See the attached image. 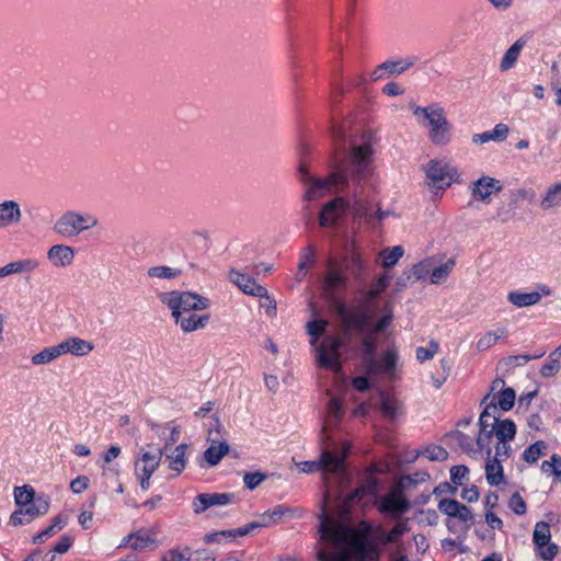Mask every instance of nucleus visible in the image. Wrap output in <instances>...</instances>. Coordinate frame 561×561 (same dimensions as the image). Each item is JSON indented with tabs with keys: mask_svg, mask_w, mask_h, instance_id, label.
Returning <instances> with one entry per match:
<instances>
[{
	"mask_svg": "<svg viewBox=\"0 0 561 561\" xmlns=\"http://www.w3.org/2000/svg\"><path fill=\"white\" fill-rule=\"evenodd\" d=\"M426 176L433 183L434 187L443 190L451 184L450 165L444 160H431L425 167Z\"/></svg>",
	"mask_w": 561,
	"mask_h": 561,
	"instance_id": "obj_15",
	"label": "nucleus"
},
{
	"mask_svg": "<svg viewBox=\"0 0 561 561\" xmlns=\"http://www.w3.org/2000/svg\"><path fill=\"white\" fill-rule=\"evenodd\" d=\"M233 493H201L193 501V511L195 514H202L214 506L228 505L234 502Z\"/></svg>",
	"mask_w": 561,
	"mask_h": 561,
	"instance_id": "obj_16",
	"label": "nucleus"
},
{
	"mask_svg": "<svg viewBox=\"0 0 561 561\" xmlns=\"http://www.w3.org/2000/svg\"><path fill=\"white\" fill-rule=\"evenodd\" d=\"M299 170L304 174L302 181L308 184V188L305 193L307 201L320 199L332 188H341L340 183L345 182L344 178L337 173L331 172L325 179H316L307 173L304 165H301Z\"/></svg>",
	"mask_w": 561,
	"mask_h": 561,
	"instance_id": "obj_10",
	"label": "nucleus"
},
{
	"mask_svg": "<svg viewBox=\"0 0 561 561\" xmlns=\"http://www.w3.org/2000/svg\"><path fill=\"white\" fill-rule=\"evenodd\" d=\"M561 207V181L547 187L540 201V208L545 211Z\"/></svg>",
	"mask_w": 561,
	"mask_h": 561,
	"instance_id": "obj_26",
	"label": "nucleus"
},
{
	"mask_svg": "<svg viewBox=\"0 0 561 561\" xmlns=\"http://www.w3.org/2000/svg\"><path fill=\"white\" fill-rule=\"evenodd\" d=\"M229 278L244 294L253 297L265 298V300L270 302L272 310L275 311L276 304L268 297L266 288L259 285L251 276L242 274L238 271H231L229 273Z\"/></svg>",
	"mask_w": 561,
	"mask_h": 561,
	"instance_id": "obj_13",
	"label": "nucleus"
},
{
	"mask_svg": "<svg viewBox=\"0 0 561 561\" xmlns=\"http://www.w3.org/2000/svg\"><path fill=\"white\" fill-rule=\"evenodd\" d=\"M60 356H61L60 350H59V346L57 344L55 346H50V347L44 348L39 353L33 355L32 358H31V362L35 366L46 365V364H49L50 362H53L54 359H56V358H58Z\"/></svg>",
	"mask_w": 561,
	"mask_h": 561,
	"instance_id": "obj_38",
	"label": "nucleus"
},
{
	"mask_svg": "<svg viewBox=\"0 0 561 561\" xmlns=\"http://www.w3.org/2000/svg\"><path fill=\"white\" fill-rule=\"evenodd\" d=\"M159 299L170 308L172 316H179L181 312L206 310L210 306L208 298L191 291H165L159 294Z\"/></svg>",
	"mask_w": 561,
	"mask_h": 561,
	"instance_id": "obj_7",
	"label": "nucleus"
},
{
	"mask_svg": "<svg viewBox=\"0 0 561 561\" xmlns=\"http://www.w3.org/2000/svg\"><path fill=\"white\" fill-rule=\"evenodd\" d=\"M316 263V249L313 245H307L300 253L298 270L308 271Z\"/></svg>",
	"mask_w": 561,
	"mask_h": 561,
	"instance_id": "obj_48",
	"label": "nucleus"
},
{
	"mask_svg": "<svg viewBox=\"0 0 561 561\" xmlns=\"http://www.w3.org/2000/svg\"><path fill=\"white\" fill-rule=\"evenodd\" d=\"M353 214L355 217L366 218L368 222L373 224V216L368 215L367 206L358 198L354 202Z\"/></svg>",
	"mask_w": 561,
	"mask_h": 561,
	"instance_id": "obj_60",
	"label": "nucleus"
},
{
	"mask_svg": "<svg viewBox=\"0 0 561 561\" xmlns=\"http://www.w3.org/2000/svg\"><path fill=\"white\" fill-rule=\"evenodd\" d=\"M399 359L398 352L394 348L388 350L381 358H374L373 363L375 366L370 367L368 364L364 366V371L370 376H380L385 375L390 380L394 379L397 376V363Z\"/></svg>",
	"mask_w": 561,
	"mask_h": 561,
	"instance_id": "obj_12",
	"label": "nucleus"
},
{
	"mask_svg": "<svg viewBox=\"0 0 561 561\" xmlns=\"http://www.w3.org/2000/svg\"><path fill=\"white\" fill-rule=\"evenodd\" d=\"M328 324V321L323 319L312 320L306 324V330L311 336L310 344L314 347L317 365L340 373L342 369L340 353L342 337L329 334L318 344V340L325 332Z\"/></svg>",
	"mask_w": 561,
	"mask_h": 561,
	"instance_id": "obj_5",
	"label": "nucleus"
},
{
	"mask_svg": "<svg viewBox=\"0 0 561 561\" xmlns=\"http://www.w3.org/2000/svg\"><path fill=\"white\" fill-rule=\"evenodd\" d=\"M347 205V201H345L343 197H336L327 203L319 215L320 226H333L336 222V220L342 216V214H344Z\"/></svg>",
	"mask_w": 561,
	"mask_h": 561,
	"instance_id": "obj_18",
	"label": "nucleus"
},
{
	"mask_svg": "<svg viewBox=\"0 0 561 561\" xmlns=\"http://www.w3.org/2000/svg\"><path fill=\"white\" fill-rule=\"evenodd\" d=\"M511 510L518 514L523 515L526 513V503L523 497L518 493H514L510 500Z\"/></svg>",
	"mask_w": 561,
	"mask_h": 561,
	"instance_id": "obj_59",
	"label": "nucleus"
},
{
	"mask_svg": "<svg viewBox=\"0 0 561 561\" xmlns=\"http://www.w3.org/2000/svg\"><path fill=\"white\" fill-rule=\"evenodd\" d=\"M156 541L154 536L147 530H138L128 535L122 545L129 543L133 550H142Z\"/></svg>",
	"mask_w": 561,
	"mask_h": 561,
	"instance_id": "obj_28",
	"label": "nucleus"
},
{
	"mask_svg": "<svg viewBox=\"0 0 561 561\" xmlns=\"http://www.w3.org/2000/svg\"><path fill=\"white\" fill-rule=\"evenodd\" d=\"M410 530L409 519H402L389 533H387L385 536V542L397 543L398 538Z\"/></svg>",
	"mask_w": 561,
	"mask_h": 561,
	"instance_id": "obj_49",
	"label": "nucleus"
},
{
	"mask_svg": "<svg viewBox=\"0 0 561 561\" xmlns=\"http://www.w3.org/2000/svg\"><path fill=\"white\" fill-rule=\"evenodd\" d=\"M369 527L353 528L331 516L320 523L319 561H378L375 545L368 539Z\"/></svg>",
	"mask_w": 561,
	"mask_h": 561,
	"instance_id": "obj_1",
	"label": "nucleus"
},
{
	"mask_svg": "<svg viewBox=\"0 0 561 561\" xmlns=\"http://www.w3.org/2000/svg\"><path fill=\"white\" fill-rule=\"evenodd\" d=\"M404 251L401 245H396L393 248L385 249L381 252V256L383 259L382 265L386 268L394 266L398 261L402 257Z\"/></svg>",
	"mask_w": 561,
	"mask_h": 561,
	"instance_id": "obj_43",
	"label": "nucleus"
},
{
	"mask_svg": "<svg viewBox=\"0 0 561 561\" xmlns=\"http://www.w3.org/2000/svg\"><path fill=\"white\" fill-rule=\"evenodd\" d=\"M457 440L460 448L467 454H476L478 451H481L480 449H478V445H474L470 437L465 434H458Z\"/></svg>",
	"mask_w": 561,
	"mask_h": 561,
	"instance_id": "obj_58",
	"label": "nucleus"
},
{
	"mask_svg": "<svg viewBox=\"0 0 561 561\" xmlns=\"http://www.w3.org/2000/svg\"><path fill=\"white\" fill-rule=\"evenodd\" d=\"M454 266H455L454 259H448L446 262L440 263L439 265H435L434 259H432L431 277H430L431 284H440V283L445 282L449 277Z\"/></svg>",
	"mask_w": 561,
	"mask_h": 561,
	"instance_id": "obj_32",
	"label": "nucleus"
},
{
	"mask_svg": "<svg viewBox=\"0 0 561 561\" xmlns=\"http://www.w3.org/2000/svg\"><path fill=\"white\" fill-rule=\"evenodd\" d=\"M538 549V553L545 561H552L558 554L557 545L549 541L546 546H536Z\"/></svg>",
	"mask_w": 561,
	"mask_h": 561,
	"instance_id": "obj_57",
	"label": "nucleus"
},
{
	"mask_svg": "<svg viewBox=\"0 0 561 561\" xmlns=\"http://www.w3.org/2000/svg\"><path fill=\"white\" fill-rule=\"evenodd\" d=\"M229 453V445L227 442L214 440L210 446L204 451V459L209 466L218 465L221 459Z\"/></svg>",
	"mask_w": 561,
	"mask_h": 561,
	"instance_id": "obj_29",
	"label": "nucleus"
},
{
	"mask_svg": "<svg viewBox=\"0 0 561 561\" xmlns=\"http://www.w3.org/2000/svg\"><path fill=\"white\" fill-rule=\"evenodd\" d=\"M348 455V447L343 449L340 457L335 456L329 450L322 451L319 461H302L296 462L297 466L301 467V471L305 473H311L317 470H323L324 472L334 473L337 476H344V460Z\"/></svg>",
	"mask_w": 561,
	"mask_h": 561,
	"instance_id": "obj_11",
	"label": "nucleus"
},
{
	"mask_svg": "<svg viewBox=\"0 0 561 561\" xmlns=\"http://www.w3.org/2000/svg\"><path fill=\"white\" fill-rule=\"evenodd\" d=\"M163 457V448L151 444L141 447L134 463L135 476L142 491L150 488V479L159 468Z\"/></svg>",
	"mask_w": 561,
	"mask_h": 561,
	"instance_id": "obj_8",
	"label": "nucleus"
},
{
	"mask_svg": "<svg viewBox=\"0 0 561 561\" xmlns=\"http://www.w3.org/2000/svg\"><path fill=\"white\" fill-rule=\"evenodd\" d=\"M512 203L510 206H513L518 201H533L535 198V192L531 188H517L511 192Z\"/></svg>",
	"mask_w": 561,
	"mask_h": 561,
	"instance_id": "obj_55",
	"label": "nucleus"
},
{
	"mask_svg": "<svg viewBox=\"0 0 561 561\" xmlns=\"http://www.w3.org/2000/svg\"><path fill=\"white\" fill-rule=\"evenodd\" d=\"M508 127L505 124H497L495 127L490 130V134L492 136V141H503L508 136Z\"/></svg>",
	"mask_w": 561,
	"mask_h": 561,
	"instance_id": "obj_63",
	"label": "nucleus"
},
{
	"mask_svg": "<svg viewBox=\"0 0 561 561\" xmlns=\"http://www.w3.org/2000/svg\"><path fill=\"white\" fill-rule=\"evenodd\" d=\"M438 351L439 344L436 341H431L428 346L416 348V358L419 362L423 363L425 360L432 359L438 353Z\"/></svg>",
	"mask_w": 561,
	"mask_h": 561,
	"instance_id": "obj_50",
	"label": "nucleus"
},
{
	"mask_svg": "<svg viewBox=\"0 0 561 561\" xmlns=\"http://www.w3.org/2000/svg\"><path fill=\"white\" fill-rule=\"evenodd\" d=\"M35 491L31 485L16 486L14 489L15 503L19 506H27L34 500Z\"/></svg>",
	"mask_w": 561,
	"mask_h": 561,
	"instance_id": "obj_42",
	"label": "nucleus"
},
{
	"mask_svg": "<svg viewBox=\"0 0 561 561\" xmlns=\"http://www.w3.org/2000/svg\"><path fill=\"white\" fill-rule=\"evenodd\" d=\"M432 257L426 259L417 264H414L411 268L409 278L420 280L426 276L431 277Z\"/></svg>",
	"mask_w": 561,
	"mask_h": 561,
	"instance_id": "obj_47",
	"label": "nucleus"
},
{
	"mask_svg": "<svg viewBox=\"0 0 561 561\" xmlns=\"http://www.w3.org/2000/svg\"><path fill=\"white\" fill-rule=\"evenodd\" d=\"M343 415L342 402L337 398H331L328 404V417L323 425L322 431L327 432L337 422Z\"/></svg>",
	"mask_w": 561,
	"mask_h": 561,
	"instance_id": "obj_37",
	"label": "nucleus"
},
{
	"mask_svg": "<svg viewBox=\"0 0 561 561\" xmlns=\"http://www.w3.org/2000/svg\"><path fill=\"white\" fill-rule=\"evenodd\" d=\"M415 64L414 58L400 59V60H386L381 64L387 76H399Z\"/></svg>",
	"mask_w": 561,
	"mask_h": 561,
	"instance_id": "obj_36",
	"label": "nucleus"
},
{
	"mask_svg": "<svg viewBox=\"0 0 561 561\" xmlns=\"http://www.w3.org/2000/svg\"><path fill=\"white\" fill-rule=\"evenodd\" d=\"M507 336L506 328H499L495 331L484 333L477 342V350L484 352L495 345L500 340Z\"/></svg>",
	"mask_w": 561,
	"mask_h": 561,
	"instance_id": "obj_34",
	"label": "nucleus"
},
{
	"mask_svg": "<svg viewBox=\"0 0 561 561\" xmlns=\"http://www.w3.org/2000/svg\"><path fill=\"white\" fill-rule=\"evenodd\" d=\"M34 518H36V515H35V512H34L32 505H31V506H27L25 508H20L18 511L13 512L11 517H10V523L13 526H20V525L30 523Z\"/></svg>",
	"mask_w": 561,
	"mask_h": 561,
	"instance_id": "obj_44",
	"label": "nucleus"
},
{
	"mask_svg": "<svg viewBox=\"0 0 561 561\" xmlns=\"http://www.w3.org/2000/svg\"><path fill=\"white\" fill-rule=\"evenodd\" d=\"M38 261L34 259L14 261L3 267H0V277H5L12 274L33 272L38 267Z\"/></svg>",
	"mask_w": 561,
	"mask_h": 561,
	"instance_id": "obj_25",
	"label": "nucleus"
},
{
	"mask_svg": "<svg viewBox=\"0 0 561 561\" xmlns=\"http://www.w3.org/2000/svg\"><path fill=\"white\" fill-rule=\"evenodd\" d=\"M89 478L85 476H79L70 483V489L73 493L79 494L89 486Z\"/></svg>",
	"mask_w": 561,
	"mask_h": 561,
	"instance_id": "obj_64",
	"label": "nucleus"
},
{
	"mask_svg": "<svg viewBox=\"0 0 561 561\" xmlns=\"http://www.w3.org/2000/svg\"><path fill=\"white\" fill-rule=\"evenodd\" d=\"M508 301L518 307H530L536 304H538L541 299V294L538 291H531V293H520V291H511L507 295Z\"/></svg>",
	"mask_w": 561,
	"mask_h": 561,
	"instance_id": "obj_31",
	"label": "nucleus"
},
{
	"mask_svg": "<svg viewBox=\"0 0 561 561\" xmlns=\"http://www.w3.org/2000/svg\"><path fill=\"white\" fill-rule=\"evenodd\" d=\"M58 346L61 355L71 354L77 357L85 356L94 350L92 342L78 336L67 337Z\"/></svg>",
	"mask_w": 561,
	"mask_h": 561,
	"instance_id": "obj_20",
	"label": "nucleus"
},
{
	"mask_svg": "<svg viewBox=\"0 0 561 561\" xmlns=\"http://www.w3.org/2000/svg\"><path fill=\"white\" fill-rule=\"evenodd\" d=\"M413 116L424 118L428 127V139L435 146H446L451 140V125L445 111L437 104L428 106L411 105Z\"/></svg>",
	"mask_w": 561,
	"mask_h": 561,
	"instance_id": "obj_6",
	"label": "nucleus"
},
{
	"mask_svg": "<svg viewBox=\"0 0 561 561\" xmlns=\"http://www.w3.org/2000/svg\"><path fill=\"white\" fill-rule=\"evenodd\" d=\"M526 44L527 39L525 37H519L506 49L500 62L501 71H507L515 66Z\"/></svg>",
	"mask_w": 561,
	"mask_h": 561,
	"instance_id": "obj_24",
	"label": "nucleus"
},
{
	"mask_svg": "<svg viewBox=\"0 0 561 561\" xmlns=\"http://www.w3.org/2000/svg\"><path fill=\"white\" fill-rule=\"evenodd\" d=\"M424 455L431 461H444L448 457V453L440 446H430L425 449Z\"/></svg>",
	"mask_w": 561,
	"mask_h": 561,
	"instance_id": "obj_52",
	"label": "nucleus"
},
{
	"mask_svg": "<svg viewBox=\"0 0 561 561\" xmlns=\"http://www.w3.org/2000/svg\"><path fill=\"white\" fill-rule=\"evenodd\" d=\"M460 503L456 500L443 499L438 503V508L444 514L455 517Z\"/></svg>",
	"mask_w": 561,
	"mask_h": 561,
	"instance_id": "obj_54",
	"label": "nucleus"
},
{
	"mask_svg": "<svg viewBox=\"0 0 561 561\" xmlns=\"http://www.w3.org/2000/svg\"><path fill=\"white\" fill-rule=\"evenodd\" d=\"M515 403V391L512 388H506L502 390L497 394V401L495 403L491 402L489 403L484 410L488 408H494V410H491V414H493L499 421H501L496 415L497 408H500L503 411H508L514 407Z\"/></svg>",
	"mask_w": 561,
	"mask_h": 561,
	"instance_id": "obj_30",
	"label": "nucleus"
},
{
	"mask_svg": "<svg viewBox=\"0 0 561 561\" xmlns=\"http://www.w3.org/2000/svg\"><path fill=\"white\" fill-rule=\"evenodd\" d=\"M377 486L378 480L373 476L367 477L364 482L348 495L345 505L351 506L365 497H373L376 494Z\"/></svg>",
	"mask_w": 561,
	"mask_h": 561,
	"instance_id": "obj_23",
	"label": "nucleus"
},
{
	"mask_svg": "<svg viewBox=\"0 0 561 561\" xmlns=\"http://www.w3.org/2000/svg\"><path fill=\"white\" fill-rule=\"evenodd\" d=\"M410 507L409 502L402 496L400 486L394 488L380 502V511L398 518Z\"/></svg>",
	"mask_w": 561,
	"mask_h": 561,
	"instance_id": "obj_17",
	"label": "nucleus"
},
{
	"mask_svg": "<svg viewBox=\"0 0 561 561\" xmlns=\"http://www.w3.org/2000/svg\"><path fill=\"white\" fill-rule=\"evenodd\" d=\"M541 471L547 474H553L558 480H561V457L558 454H553L550 460L542 461Z\"/></svg>",
	"mask_w": 561,
	"mask_h": 561,
	"instance_id": "obj_45",
	"label": "nucleus"
},
{
	"mask_svg": "<svg viewBox=\"0 0 561 561\" xmlns=\"http://www.w3.org/2000/svg\"><path fill=\"white\" fill-rule=\"evenodd\" d=\"M346 283V277L342 271L336 267H331L324 278L323 288L327 294H334L342 288Z\"/></svg>",
	"mask_w": 561,
	"mask_h": 561,
	"instance_id": "obj_33",
	"label": "nucleus"
},
{
	"mask_svg": "<svg viewBox=\"0 0 561 561\" xmlns=\"http://www.w3.org/2000/svg\"><path fill=\"white\" fill-rule=\"evenodd\" d=\"M191 558L186 556L185 551H181L178 549L167 551L161 561H190Z\"/></svg>",
	"mask_w": 561,
	"mask_h": 561,
	"instance_id": "obj_62",
	"label": "nucleus"
},
{
	"mask_svg": "<svg viewBox=\"0 0 561 561\" xmlns=\"http://www.w3.org/2000/svg\"><path fill=\"white\" fill-rule=\"evenodd\" d=\"M387 286H388V280H387L386 276L379 277L377 283L375 284V287L367 293L366 298H365V305L359 306L358 308H366L374 317L373 310L370 309V301L374 300L381 291H383Z\"/></svg>",
	"mask_w": 561,
	"mask_h": 561,
	"instance_id": "obj_46",
	"label": "nucleus"
},
{
	"mask_svg": "<svg viewBox=\"0 0 561 561\" xmlns=\"http://www.w3.org/2000/svg\"><path fill=\"white\" fill-rule=\"evenodd\" d=\"M181 274L180 270L164 266V265H158L149 267L147 271V275L150 278H158V279H172L178 277Z\"/></svg>",
	"mask_w": 561,
	"mask_h": 561,
	"instance_id": "obj_40",
	"label": "nucleus"
},
{
	"mask_svg": "<svg viewBox=\"0 0 561 561\" xmlns=\"http://www.w3.org/2000/svg\"><path fill=\"white\" fill-rule=\"evenodd\" d=\"M559 369L560 365L558 358L549 355L548 363L540 369V375L545 378L553 377L558 374Z\"/></svg>",
	"mask_w": 561,
	"mask_h": 561,
	"instance_id": "obj_53",
	"label": "nucleus"
},
{
	"mask_svg": "<svg viewBox=\"0 0 561 561\" xmlns=\"http://www.w3.org/2000/svg\"><path fill=\"white\" fill-rule=\"evenodd\" d=\"M483 410L479 417L478 449L485 450V478L490 485H499L504 480L502 461L510 458L512 448L510 442L516 435V425L506 419L499 421L491 410Z\"/></svg>",
	"mask_w": 561,
	"mask_h": 561,
	"instance_id": "obj_2",
	"label": "nucleus"
},
{
	"mask_svg": "<svg viewBox=\"0 0 561 561\" xmlns=\"http://www.w3.org/2000/svg\"><path fill=\"white\" fill-rule=\"evenodd\" d=\"M21 218L22 211L19 203L15 201H4L0 203V228L18 225Z\"/></svg>",
	"mask_w": 561,
	"mask_h": 561,
	"instance_id": "obj_22",
	"label": "nucleus"
},
{
	"mask_svg": "<svg viewBox=\"0 0 561 561\" xmlns=\"http://www.w3.org/2000/svg\"><path fill=\"white\" fill-rule=\"evenodd\" d=\"M75 250L70 245L55 244L47 251V259L54 267L65 268L75 261Z\"/></svg>",
	"mask_w": 561,
	"mask_h": 561,
	"instance_id": "obj_19",
	"label": "nucleus"
},
{
	"mask_svg": "<svg viewBox=\"0 0 561 561\" xmlns=\"http://www.w3.org/2000/svg\"><path fill=\"white\" fill-rule=\"evenodd\" d=\"M187 444L178 445L171 454H167V459L169 461V469L174 471L176 474L183 472L186 467V450Z\"/></svg>",
	"mask_w": 561,
	"mask_h": 561,
	"instance_id": "obj_27",
	"label": "nucleus"
},
{
	"mask_svg": "<svg viewBox=\"0 0 561 561\" xmlns=\"http://www.w3.org/2000/svg\"><path fill=\"white\" fill-rule=\"evenodd\" d=\"M172 317L174 318L175 323L185 333H191V332L204 329L209 322L208 314L181 312V313H179V316H172Z\"/></svg>",
	"mask_w": 561,
	"mask_h": 561,
	"instance_id": "obj_21",
	"label": "nucleus"
},
{
	"mask_svg": "<svg viewBox=\"0 0 561 561\" xmlns=\"http://www.w3.org/2000/svg\"><path fill=\"white\" fill-rule=\"evenodd\" d=\"M373 154V146L365 137L362 142H357L354 138H351L347 154L341 163L334 165L332 171L344 178L345 182L340 183V186L346 187L350 182H353L356 186H360L364 182L368 181L375 170Z\"/></svg>",
	"mask_w": 561,
	"mask_h": 561,
	"instance_id": "obj_4",
	"label": "nucleus"
},
{
	"mask_svg": "<svg viewBox=\"0 0 561 561\" xmlns=\"http://www.w3.org/2000/svg\"><path fill=\"white\" fill-rule=\"evenodd\" d=\"M265 479H266V476L261 472H248L243 476V482L245 483L247 488L250 490L255 489Z\"/></svg>",
	"mask_w": 561,
	"mask_h": 561,
	"instance_id": "obj_56",
	"label": "nucleus"
},
{
	"mask_svg": "<svg viewBox=\"0 0 561 561\" xmlns=\"http://www.w3.org/2000/svg\"><path fill=\"white\" fill-rule=\"evenodd\" d=\"M439 364H440L442 373L438 374V376H435V375L431 376L433 386L436 389H439L445 383V381L447 380V378L450 374V365L447 359L442 358Z\"/></svg>",
	"mask_w": 561,
	"mask_h": 561,
	"instance_id": "obj_51",
	"label": "nucleus"
},
{
	"mask_svg": "<svg viewBox=\"0 0 561 561\" xmlns=\"http://www.w3.org/2000/svg\"><path fill=\"white\" fill-rule=\"evenodd\" d=\"M547 448L548 446L543 440H537L524 450L523 459L527 463L533 465L537 462L541 456L546 455Z\"/></svg>",
	"mask_w": 561,
	"mask_h": 561,
	"instance_id": "obj_39",
	"label": "nucleus"
},
{
	"mask_svg": "<svg viewBox=\"0 0 561 561\" xmlns=\"http://www.w3.org/2000/svg\"><path fill=\"white\" fill-rule=\"evenodd\" d=\"M534 543L536 546H546L551 539L550 526L546 522H539L536 524L533 534Z\"/></svg>",
	"mask_w": 561,
	"mask_h": 561,
	"instance_id": "obj_41",
	"label": "nucleus"
},
{
	"mask_svg": "<svg viewBox=\"0 0 561 561\" xmlns=\"http://www.w3.org/2000/svg\"><path fill=\"white\" fill-rule=\"evenodd\" d=\"M515 216V213L512 208V206L510 207H500L497 208L493 219L502 222V224H505V222H508L510 220H512Z\"/></svg>",
	"mask_w": 561,
	"mask_h": 561,
	"instance_id": "obj_61",
	"label": "nucleus"
},
{
	"mask_svg": "<svg viewBox=\"0 0 561 561\" xmlns=\"http://www.w3.org/2000/svg\"><path fill=\"white\" fill-rule=\"evenodd\" d=\"M334 312L341 321L345 335L350 331L356 332L362 340L363 366L368 364L375 366L373 359L376 357L377 340L375 334L383 332L392 322L393 314L389 310L376 323L371 313L366 308L346 309L344 304L336 301Z\"/></svg>",
	"mask_w": 561,
	"mask_h": 561,
	"instance_id": "obj_3",
	"label": "nucleus"
},
{
	"mask_svg": "<svg viewBox=\"0 0 561 561\" xmlns=\"http://www.w3.org/2000/svg\"><path fill=\"white\" fill-rule=\"evenodd\" d=\"M96 225L98 219L92 216L67 211L55 222L54 231L61 237L73 238Z\"/></svg>",
	"mask_w": 561,
	"mask_h": 561,
	"instance_id": "obj_9",
	"label": "nucleus"
},
{
	"mask_svg": "<svg viewBox=\"0 0 561 561\" xmlns=\"http://www.w3.org/2000/svg\"><path fill=\"white\" fill-rule=\"evenodd\" d=\"M503 190L501 182L489 175H483L473 181L470 185V192L473 199L490 204L492 195Z\"/></svg>",
	"mask_w": 561,
	"mask_h": 561,
	"instance_id": "obj_14",
	"label": "nucleus"
},
{
	"mask_svg": "<svg viewBox=\"0 0 561 561\" xmlns=\"http://www.w3.org/2000/svg\"><path fill=\"white\" fill-rule=\"evenodd\" d=\"M400 409H401V403L397 398L391 397L386 393H381L380 410H381V413L383 414V416H386L390 420H394L396 417H398V415L400 413Z\"/></svg>",
	"mask_w": 561,
	"mask_h": 561,
	"instance_id": "obj_35",
	"label": "nucleus"
}]
</instances>
